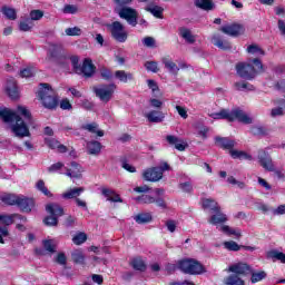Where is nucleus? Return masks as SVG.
I'll return each instance as SVG.
<instances>
[{
	"mask_svg": "<svg viewBox=\"0 0 285 285\" xmlns=\"http://www.w3.org/2000/svg\"><path fill=\"white\" fill-rule=\"evenodd\" d=\"M250 271V265L246 263H235L228 267L229 273H234V275H248Z\"/></svg>",
	"mask_w": 285,
	"mask_h": 285,
	"instance_id": "a211bd4d",
	"label": "nucleus"
},
{
	"mask_svg": "<svg viewBox=\"0 0 285 285\" xmlns=\"http://www.w3.org/2000/svg\"><path fill=\"white\" fill-rule=\"evenodd\" d=\"M36 188L42 193V195H46V197H52V194L50 190H48V187H46V183L43 180H39L36 184Z\"/></svg>",
	"mask_w": 285,
	"mask_h": 285,
	"instance_id": "de8ad7c7",
	"label": "nucleus"
},
{
	"mask_svg": "<svg viewBox=\"0 0 285 285\" xmlns=\"http://www.w3.org/2000/svg\"><path fill=\"white\" fill-rule=\"evenodd\" d=\"M235 88L236 90H255V87H253V85L246 82V81H239L235 83Z\"/></svg>",
	"mask_w": 285,
	"mask_h": 285,
	"instance_id": "603ef678",
	"label": "nucleus"
},
{
	"mask_svg": "<svg viewBox=\"0 0 285 285\" xmlns=\"http://www.w3.org/2000/svg\"><path fill=\"white\" fill-rule=\"evenodd\" d=\"M112 39L118 41L119 43H126L128 40V31H126V28H124V24L119 21H115L111 24L108 26Z\"/></svg>",
	"mask_w": 285,
	"mask_h": 285,
	"instance_id": "9d476101",
	"label": "nucleus"
},
{
	"mask_svg": "<svg viewBox=\"0 0 285 285\" xmlns=\"http://www.w3.org/2000/svg\"><path fill=\"white\" fill-rule=\"evenodd\" d=\"M166 139L168 144H170L171 146H175L176 150L184 151L188 146L184 140L178 139L176 136H173V135L167 136Z\"/></svg>",
	"mask_w": 285,
	"mask_h": 285,
	"instance_id": "b1692460",
	"label": "nucleus"
},
{
	"mask_svg": "<svg viewBox=\"0 0 285 285\" xmlns=\"http://www.w3.org/2000/svg\"><path fill=\"white\" fill-rule=\"evenodd\" d=\"M114 77L121 83H128V81H132V73L126 72L125 70L115 71Z\"/></svg>",
	"mask_w": 285,
	"mask_h": 285,
	"instance_id": "7c9ffc66",
	"label": "nucleus"
},
{
	"mask_svg": "<svg viewBox=\"0 0 285 285\" xmlns=\"http://www.w3.org/2000/svg\"><path fill=\"white\" fill-rule=\"evenodd\" d=\"M18 199L19 196L14 194H8L6 196H2L3 204H8V206H17Z\"/></svg>",
	"mask_w": 285,
	"mask_h": 285,
	"instance_id": "37998d69",
	"label": "nucleus"
},
{
	"mask_svg": "<svg viewBox=\"0 0 285 285\" xmlns=\"http://www.w3.org/2000/svg\"><path fill=\"white\" fill-rule=\"evenodd\" d=\"M225 285H245V283L237 274H232L225 279Z\"/></svg>",
	"mask_w": 285,
	"mask_h": 285,
	"instance_id": "a19ab883",
	"label": "nucleus"
},
{
	"mask_svg": "<svg viewBox=\"0 0 285 285\" xmlns=\"http://www.w3.org/2000/svg\"><path fill=\"white\" fill-rule=\"evenodd\" d=\"M236 72L242 79H255L258 72H264V65L261 59L255 58L249 62H239L236 66Z\"/></svg>",
	"mask_w": 285,
	"mask_h": 285,
	"instance_id": "7ed1b4c3",
	"label": "nucleus"
},
{
	"mask_svg": "<svg viewBox=\"0 0 285 285\" xmlns=\"http://www.w3.org/2000/svg\"><path fill=\"white\" fill-rule=\"evenodd\" d=\"M145 10L156 19H164V7H159L157 3H148Z\"/></svg>",
	"mask_w": 285,
	"mask_h": 285,
	"instance_id": "412c9836",
	"label": "nucleus"
},
{
	"mask_svg": "<svg viewBox=\"0 0 285 285\" xmlns=\"http://www.w3.org/2000/svg\"><path fill=\"white\" fill-rule=\"evenodd\" d=\"M66 61H70V63L73 68V72H76V75H77V70H79L81 68V66L79 65V57L72 56L70 58H67Z\"/></svg>",
	"mask_w": 285,
	"mask_h": 285,
	"instance_id": "bf43d9fd",
	"label": "nucleus"
},
{
	"mask_svg": "<svg viewBox=\"0 0 285 285\" xmlns=\"http://www.w3.org/2000/svg\"><path fill=\"white\" fill-rule=\"evenodd\" d=\"M212 43L219 48L220 50H230V42L222 40L219 35H214L212 38Z\"/></svg>",
	"mask_w": 285,
	"mask_h": 285,
	"instance_id": "c85d7f7f",
	"label": "nucleus"
},
{
	"mask_svg": "<svg viewBox=\"0 0 285 285\" xmlns=\"http://www.w3.org/2000/svg\"><path fill=\"white\" fill-rule=\"evenodd\" d=\"M71 259L75 262V264H85L86 256L83 255V250L75 249L71 252Z\"/></svg>",
	"mask_w": 285,
	"mask_h": 285,
	"instance_id": "4c0bfd02",
	"label": "nucleus"
},
{
	"mask_svg": "<svg viewBox=\"0 0 285 285\" xmlns=\"http://www.w3.org/2000/svg\"><path fill=\"white\" fill-rule=\"evenodd\" d=\"M267 257H269V259H277L281 264H285V254L282 252L271 250L268 252Z\"/></svg>",
	"mask_w": 285,
	"mask_h": 285,
	"instance_id": "c03bdc74",
	"label": "nucleus"
},
{
	"mask_svg": "<svg viewBox=\"0 0 285 285\" xmlns=\"http://www.w3.org/2000/svg\"><path fill=\"white\" fill-rule=\"evenodd\" d=\"M1 12L11 21H14V19H17V11L10 7H2Z\"/></svg>",
	"mask_w": 285,
	"mask_h": 285,
	"instance_id": "49530a36",
	"label": "nucleus"
},
{
	"mask_svg": "<svg viewBox=\"0 0 285 285\" xmlns=\"http://www.w3.org/2000/svg\"><path fill=\"white\" fill-rule=\"evenodd\" d=\"M227 181H228V184H232V186H237V188H240V189L246 188V185L244 183L235 179V177H233V176H229L227 178Z\"/></svg>",
	"mask_w": 285,
	"mask_h": 285,
	"instance_id": "e2e57ef3",
	"label": "nucleus"
},
{
	"mask_svg": "<svg viewBox=\"0 0 285 285\" xmlns=\"http://www.w3.org/2000/svg\"><path fill=\"white\" fill-rule=\"evenodd\" d=\"M138 204H155V197L150 195H141L136 198Z\"/></svg>",
	"mask_w": 285,
	"mask_h": 285,
	"instance_id": "3c124183",
	"label": "nucleus"
},
{
	"mask_svg": "<svg viewBox=\"0 0 285 285\" xmlns=\"http://www.w3.org/2000/svg\"><path fill=\"white\" fill-rule=\"evenodd\" d=\"M77 75H82L83 77H92L95 75V65L90 58L83 60L82 66L77 69Z\"/></svg>",
	"mask_w": 285,
	"mask_h": 285,
	"instance_id": "dca6fc26",
	"label": "nucleus"
},
{
	"mask_svg": "<svg viewBox=\"0 0 285 285\" xmlns=\"http://www.w3.org/2000/svg\"><path fill=\"white\" fill-rule=\"evenodd\" d=\"M147 86H148L149 90H151L153 95L155 97H157V92H159V86L157 85V81H155L153 79H148Z\"/></svg>",
	"mask_w": 285,
	"mask_h": 285,
	"instance_id": "4d7b16f0",
	"label": "nucleus"
},
{
	"mask_svg": "<svg viewBox=\"0 0 285 285\" xmlns=\"http://www.w3.org/2000/svg\"><path fill=\"white\" fill-rule=\"evenodd\" d=\"M100 77H102L105 81H110V79H112V72L109 69L102 68L100 69Z\"/></svg>",
	"mask_w": 285,
	"mask_h": 285,
	"instance_id": "0e129e2a",
	"label": "nucleus"
},
{
	"mask_svg": "<svg viewBox=\"0 0 285 285\" xmlns=\"http://www.w3.org/2000/svg\"><path fill=\"white\" fill-rule=\"evenodd\" d=\"M179 32H180V37L183 39H185V41L187 43H195V41H196L195 35H193V31H190V29H188V28H180Z\"/></svg>",
	"mask_w": 285,
	"mask_h": 285,
	"instance_id": "c9c22d12",
	"label": "nucleus"
},
{
	"mask_svg": "<svg viewBox=\"0 0 285 285\" xmlns=\"http://www.w3.org/2000/svg\"><path fill=\"white\" fill-rule=\"evenodd\" d=\"M136 224H150L153 222V214L151 213H140L134 216Z\"/></svg>",
	"mask_w": 285,
	"mask_h": 285,
	"instance_id": "2f4dec72",
	"label": "nucleus"
},
{
	"mask_svg": "<svg viewBox=\"0 0 285 285\" xmlns=\"http://www.w3.org/2000/svg\"><path fill=\"white\" fill-rule=\"evenodd\" d=\"M223 246L226 250L237 253L238 250H242V245L237 244L235 240H226L223 243Z\"/></svg>",
	"mask_w": 285,
	"mask_h": 285,
	"instance_id": "ea45409f",
	"label": "nucleus"
},
{
	"mask_svg": "<svg viewBox=\"0 0 285 285\" xmlns=\"http://www.w3.org/2000/svg\"><path fill=\"white\" fill-rule=\"evenodd\" d=\"M45 141L49 148L52 150H58V153H66V150H68L66 146L59 144V141L55 138H46Z\"/></svg>",
	"mask_w": 285,
	"mask_h": 285,
	"instance_id": "bb28decb",
	"label": "nucleus"
},
{
	"mask_svg": "<svg viewBox=\"0 0 285 285\" xmlns=\"http://www.w3.org/2000/svg\"><path fill=\"white\" fill-rule=\"evenodd\" d=\"M81 28L79 27H71L65 30V35H67V37H81Z\"/></svg>",
	"mask_w": 285,
	"mask_h": 285,
	"instance_id": "09e8293b",
	"label": "nucleus"
},
{
	"mask_svg": "<svg viewBox=\"0 0 285 285\" xmlns=\"http://www.w3.org/2000/svg\"><path fill=\"white\" fill-rule=\"evenodd\" d=\"M248 275H252L250 282L252 284H257V282H262L263 279H266L267 274L264 271H255L253 267H250V271Z\"/></svg>",
	"mask_w": 285,
	"mask_h": 285,
	"instance_id": "c756f323",
	"label": "nucleus"
},
{
	"mask_svg": "<svg viewBox=\"0 0 285 285\" xmlns=\"http://www.w3.org/2000/svg\"><path fill=\"white\" fill-rule=\"evenodd\" d=\"M203 208L207 210H212V213H215L217 210H220L222 206H219V203L213 198H204L202 200Z\"/></svg>",
	"mask_w": 285,
	"mask_h": 285,
	"instance_id": "393cba45",
	"label": "nucleus"
},
{
	"mask_svg": "<svg viewBox=\"0 0 285 285\" xmlns=\"http://www.w3.org/2000/svg\"><path fill=\"white\" fill-rule=\"evenodd\" d=\"M38 99L41 101L42 106L49 110H55L59 104L55 89L48 83L40 85Z\"/></svg>",
	"mask_w": 285,
	"mask_h": 285,
	"instance_id": "39448f33",
	"label": "nucleus"
},
{
	"mask_svg": "<svg viewBox=\"0 0 285 285\" xmlns=\"http://www.w3.org/2000/svg\"><path fill=\"white\" fill-rule=\"evenodd\" d=\"M83 190H86L83 187L69 188L62 193L61 197L62 199H78Z\"/></svg>",
	"mask_w": 285,
	"mask_h": 285,
	"instance_id": "4be33fe9",
	"label": "nucleus"
},
{
	"mask_svg": "<svg viewBox=\"0 0 285 285\" xmlns=\"http://www.w3.org/2000/svg\"><path fill=\"white\" fill-rule=\"evenodd\" d=\"M224 35H228L229 37H239V35H244L246 29L242 24H227L220 28Z\"/></svg>",
	"mask_w": 285,
	"mask_h": 285,
	"instance_id": "4468645a",
	"label": "nucleus"
},
{
	"mask_svg": "<svg viewBox=\"0 0 285 285\" xmlns=\"http://www.w3.org/2000/svg\"><path fill=\"white\" fill-rule=\"evenodd\" d=\"M248 55H253V57H264V49H261L257 45H249L246 49Z\"/></svg>",
	"mask_w": 285,
	"mask_h": 285,
	"instance_id": "58836bf2",
	"label": "nucleus"
},
{
	"mask_svg": "<svg viewBox=\"0 0 285 285\" xmlns=\"http://www.w3.org/2000/svg\"><path fill=\"white\" fill-rule=\"evenodd\" d=\"M215 141L218 146H220L222 148H225L227 150H230V148H233L235 146V141L230 140L228 138L216 137Z\"/></svg>",
	"mask_w": 285,
	"mask_h": 285,
	"instance_id": "e433bc0d",
	"label": "nucleus"
},
{
	"mask_svg": "<svg viewBox=\"0 0 285 285\" xmlns=\"http://www.w3.org/2000/svg\"><path fill=\"white\" fill-rule=\"evenodd\" d=\"M20 210L23 213H30L35 208V199L28 198L26 196H18V202L16 204Z\"/></svg>",
	"mask_w": 285,
	"mask_h": 285,
	"instance_id": "f3484780",
	"label": "nucleus"
},
{
	"mask_svg": "<svg viewBox=\"0 0 285 285\" xmlns=\"http://www.w3.org/2000/svg\"><path fill=\"white\" fill-rule=\"evenodd\" d=\"M257 159H258L259 166H262L264 170H268V173H274L275 164H273V158L266 150L264 149L258 150Z\"/></svg>",
	"mask_w": 285,
	"mask_h": 285,
	"instance_id": "f8f14e48",
	"label": "nucleus"
},
{
	"mask_svg": "<svg viewBox=\"0 0 285 285\" xmlns=\"http://www.w3.org/2000/svg\"><path fill=\"white\" fill-rule=\"evenodd\" d=\"M229 155L232 159H239L240 161H253V156L246 151L237 150V149H230Z\"/></svg>",
	"mask_w": 285,
	"mask_h": 285,
	"instance_id": "5701e85b",
	"label": "nucleus"
},
{
	"mask_svg": "<svg viewBox=\"0 0 285 285\" xmlns=\"http://www.w3.org/2000/svg\"><path fill=\"white\" fill-rule=\"evenodd\" d=\"M207 222L212 226H217L218 230L220 233H224V235H234L236 239H239V237H242V229L233 228L226 225V223L228 222V215L224 214L222 209L214 212V214L209 216Z\"/></svg>",
	"mask_w": 285,
	"mask_h": 285,
	"instance_id": "f03ea898",
	"label": "nucleus"
},
{
	"mask_svg": "<svg viewBox=\"0 0 285 285\" xmlns=\"http://www.w3.org/2000/svg\"><path fill=\"white\" fill-rule=\"evenodd\" d=\"M195 6L197 8H200V10L210 11L215 9V3H213V0H194Z\"/></svg>",
	"mask_w": 285,
	"mask_h": 285,
	"instance_id": "473e14b6",
	"label": "nucleus"
},
{
	"mask_svg": "<svg viewBox=\"0 0 285 285\" xmlns=\"http://www.w3.org/2000/svg\"><path fill=\"white\" fill-rule=\"evenodd\" d=\"M131 266L135 271H140V272L146 271V263H144V259L141 258H134L131 261Z\"/></svg>",
	"mask_w": 285,
	"mask_h": 285,
	"instance_id": "a18cd8bd",
	"label": "nucleus"
},
{
	"mask_svg": "<svg viewBox=\"0 0 285 285\" xmlns=\"http://www.w3.org/2000/svg\"><path fill=\"white\" fill-rule=\"evenodd\" d=\"M87 150L89 155H99L101 153V142L97 140L87 142Z\"/></svg>",
	"mask_w": 285,
	"mask_h": 285,
	"instance_id": "72a5a7b5",
	"label": "nucleus"
},
{
	"mask_svg": "<svg viewBox=\"0 0 285 285\" xmlns=\"http://www.w3.org/2000/svg\"><path fill=\"white\" fill-rule=\"evenodd\" d=\"M30 111L23 106H18L16 111L7 108H0V118L4 124H11V131L16 137H30Z\"/></svg>",
	"mask_w": 285,
	"mask_h": 285,
	"instance_id": "f257e3e1",
	"label": "nucleus"
},
{
	"mask_svg": "<svg viewBox=\"0 0 285 285\" xmlns=\"http://www.w3.org/2000/svg\"><path fill=\"white\" fill-rule=\"evenodd\" d=\"M165 226L169 233H175V230H177V223L173 219L167 220Z\"/></svg>",
	"mask_w": 285,
	"mask_h": 285,
	"instance_id": "69168bd1",
	"label": "nucleus"
},
{
	"mask_svg": "<svg viewBox=\"0 0 285 285\" xmlns=\"http://www.w3.org/2000/svg\"><path fill=\"white\" fill-rule=\"evenodd\" d=\"M101 194L107 198V202H121V198L112 189L104 188Z\"/></svg>",
	"mask_w": 285,
	"mask_h": 285,
	"instance_id": "f704fd0d",
	"label": "nucleus"
},
{
	"mask_svg": "<svg viewBox=\"0 0 285 285\" xmlns=\"http://www.w3.org/2000/svg\"><path fill=\"white\" fill-rule=\"evenodd\" d=\"M6 92L10 99H19V88L17 87V81L14 78L7 80Z\"/></svg>",
	"mask_w": 285,
	"mask_h": 285,
	"instance_id": "6ab92c4d",
	"label": "nucleus"
},
{
	"mask_svg": "<svg viewBox=\"0 0 285 285\" xmlns=\"http://www.w3.org/2000/svg\"><path fill=\"white\" fill-rule=\"evenodd\" d=\"M19 28L22 32H29L32 30V22L30 20L21 21Z\"/></svg>",
	"mask_w": 285,
	"mask_h": 285,
	"instance_id": "680f3d73",
	"label": "nucleus"
},
{
	"mask_svg": "<svg viewBox=\"0 0 285 285\" xmlns=\"http://www.w3.org/2000/svg\"><path fill=\"white\" fill-rule=\"evenodd\" d=\"M31 21H40L43 19V11L42 10H31L29 14Z\"/></svg>",
	"mask_w": 285,
	"mask_h": 285,
	"instance_id": "052dcab7",
	"label": "nucleus"
},
{
	"mask_svg": "<svg viewBox=\"0 0 285 285\" xmlns=\"http://www.w3.org/2000/svg\"><path fill=\"white\" fill-rule=\"evenodd\" d=\"M82 130L97 135V137H104V130L99 129V125L97 122L82 125Z\"/></svg>",
	"mask_w": 285,
	"mask_h": 285,
	"instance_id": "cd10ccee",
	"label": "nucleus"
},
{
	"mask_svg": "<svg viewBox=\"0 0 285 285\" xmlns=\"http://www.w3.org/2000/svg\"><path fill=\"white\" fill-rule=\"evenodd\" d=\"M86 239H88V237L86 236L85 233H79L76 236H73L72 242L73 244H76L77 246H81V244H83L86 242Z\"/></svg>",
	"mask_w": 285,
	"mask_h": 285,
	"instance_id": "13d9d810",
	"label": "nucleus"
},
{
	"mask_svg": "<svg viewBox=\"0 0 285 285\" xmlns=\"http://www.w3.org/2000/svg\"><path fill=\"white\" fill-rule=\"evenodd\" d=\"M115 90H117V85L115 83L97 85L94 87V92L96 97H98V99L102 101V104H108V101L112 99Z\"/></svg>",
	"mask_w": 285,
	"mask_h": 285,
	"instance_id": "6e6552de",
	"label": "nucleus"
},
{
	"mask_svg": "<svg viewBox=\"0 0 285 285\" xmlns=\"http://www.w3.org/2000/svg\"><path fill=\"white\" fill-rule=\"evenodd\" d=\"M179 188L180 190H183V193H193V185L189 181L181 183L179 185Z\"/></svg>",
	"mask_w": 285,
	"mask_h": 285,
	"instance_id": "338daca9",
	"label": "nucleus"
},
{
	"mask_svg": "<svg viewBox=\"0 0 285 285\" xmlns=\"http://www.w3.org/2000/svg\"><path fill=\"white\" fill-rule=\"evenodd\" d=\"M145 117L150 124H161L166 119V115L161 110H150L145 114Z\"/></svg>",
	"mask_w": 285,
	"mask_h": 285,
	"instance_id": "aec40b11",
	"label": "nucleus"
},
{
	"mask_svg": "<svg viewBox=\"0 0 285 285\" xmlns=\"http://www.w3.org/2000/svg\"><path fill=\"white\" fill-rule=\"evenodd\" d=\"M16 219L21 222V224H26V222H28V218H26V216H21L19 214H10V215L1 214L0 215V224H2L3 226H12Z\"/></svg>",
	"mask_w": 285,
	"mask_h": 285,
	"instance_id": "ddd939ff",
	"label": "nucleus"
},
{
	"mask_svg": "<svg viewBox=\"0 0 285 285\" xmlns=\"http://www.w3.org/2000/svg\"><path fill=\"white\" fill-rule=\"evenodd\" d=\"M145 68L148 72L157 73L159 72V63L157 61H147L145 62Z\"/></svg>",
	"mask_w": 285,
	"mask_h": 285,
	"instance_id": "8fccbe9b",
	"label": "nucleus"
},
{
	"mask_svg": "<svg viewBox=\"0 0 285 285\" xmlns=\"http://www.w3.org/2000/svg\"><path fill=\"white\" fill-rule=\"evenodd\" d=\"M142 43L144 46H146V48H155V38L146 37L145 39H142Z\"/></svg>",
	"mask_w": 285,
	"mask_h": 285,
	"instance_id": "774afa93",
	"label": "nucleus"
},
{
	"mask_svg": "<svg viewBox=\"0 0 285 285\" xmlns=\"http://www.w3.org/2000/svg\"><path fill=\"white\" fill-rule=\"evenodd\" d=\"M178 268L187 275H202L204 273V265L193 258L179 261Z\"/></svg>",
	"mask_w": 285,
	"mask_h": 285,
	"instance_id": "0eeeda50",
	"label": "nucleus"
},
{
	"mask_svg": "<svg viewBox=\"0 0 285 285\" xmlns=\"http://www.w3.org/2000/svg\"><path fill=\"white\" fill-rule=\"evenodd\" d=\"M46 210L51 216L45 218V224L47 226H57L59 223L58 217L63 216V207L59 206V204L50 203L46 206Z\"/></svg>",
	"mask_w": 285,
	"mask_h": 285,
	"instance_id": "1a4fd4ad",
	"label": "nucleus"
},
{
	"mask_svg": "<svg viewBox=\"0 0 285 285\" xmlns=\"http://www.w3.org/2000/svg\"><path fill=\"white\" fill-rule=\"evenodd\" d=\"M161 62L164 63L166 70H168V72L171 75H177L179 72V67L173 61V59L165 57L161 59Z\"/></svg>",
	"mask_w": 285,
	"mask_h": 285,
	"instance_id": "a878e982",
	"label": "nucleus"
},
{
	"mask_svg": "<svg viewBox=\"0 0 285 285\" xmlns=\"http://www.w3.org/2000/svg\"><path fill=\"white\" fill-rule=\"evenodd\" d=\"M49 173H59L66 175V166L62 163H56L48 168Z\"/></svg>",
	"mask_w": 285,
	"mask_h": 285,
	"instance_id": "79ce46f5",
	"label": "nucleus"
},
{
	"mask_svg": "<svg viewBox=\"0 0 285 285\" xmlns=\"http://www.w3.org/2000/svg\"><path fill=\"white\" fill-rule=\"evenodd\" d=\"M42 246H43L45 250H47L48 253H55V250H56L55 240H52V239L43 240Z\"/></svg>",
	"mask_w": 285,
	"mask_h": 285,
	"instance_id": "6e6d98bb",
	"label": "nucleus"
},
{
	"mask_svg": "<svg viewBox=\"0 0 285 285\" xmlns=\"http://www.w3.org/2000/svg\"><path fill=\"white\" fill-rule=\"evenodd\" d=\"M209 117H212V119H227V121L237 120L242 124H253V118L240 109H234L232 111L228 109H223L218 112L209 114Z\"/></svg>",
	"mask_w": 285,
	"mask_h": 285,
	"instance_id": "20e7f679",
	"label": "nucleus"
},
{
	"mask_svg": "<svg viewBox=\"0 0 285 285\" xmlns=\"http://www.w3.org/2000/svg\"><path fill=\"white\" fill-rule=\"evenodd\" d=\"M166 170H170L168 163H163L158 167L147 168L142 171V179L153 183L160 181V179H164V173H166Z\"/></svg>",
	"mask_w": 285,
	"mask_h": 285,
	"instance_id": "423d86ee",
	"label": "nucleus"
},
{
	"mask_svg": "<svg viewBox=\"0 0 285 285\" xmlns=\"http://www.w3.org/2000/svg\"><path fill=\"white\" fill-rule=\"evenodd\" d=\"M35 72H37L35 67H27L20 71V76L24 79H29V77H35Z\"/></svg>",
	"mask_w": 285,
	"mask_h": 285,
	"instance_id": "864d4df0",
	"label": "nucleus"
},
{
	"mask_svg": "<svg viewBox=\"0 0 285 285\" xmlns=\"http://www.w3.org/2000/svg\"><path fill=\"white\" fill-rule=\"evenodd\" d=\"M65 175L67 177H70V179H81V174L83 173V168L81 167V165L72 161L70 164V167H66L65 168Z\"/></svg>",
	"mask_w": 285,
	"mask_h": 285,
	"instance_id": "2eb2a0df",
	"label": "nucleus"
},
{
	"mask_svg": "<svg viewBox=\"0 0 285 285\" xmlns=\"http://www.w3.org/2000/svg\"><path fill=\"white\" fill-rule=\"evenodd\" d=\"M63 14H77L79 12V7L75 4H66L62 9Z\"/></svg>",
	"mask_w": 285,
	"mask_h": 285,
	"instance_id": "5fc2aeb1",
	"label": "nucleus"
},
{
	"mask_svg": "<svg viewBox=\"0 0 285 285\" xmlns=\"http://www.w3.org/2000/svg\"><path fill=\"white\" fill-rule=\"evenodd\" d=\"M120 19H125L129 26H137V10L130 7L116 8Z\"/></svg>",
	"mask_w": 285,
	"mask_h": 285,
	"instance_id": "9b49d317",
	"label": "nucleus"
}]
</instances>
